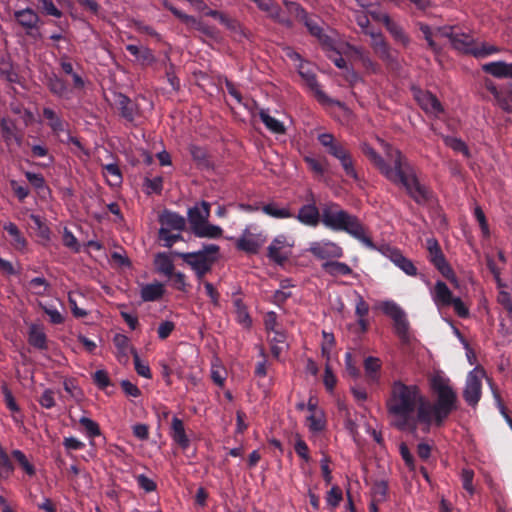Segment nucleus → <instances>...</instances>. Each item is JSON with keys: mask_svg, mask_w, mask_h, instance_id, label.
<instances>
[{"mask_svg": "<svg viewBox=\"0 0 512 512\" xmlns=\"http://www.w3.org/2000/svg\"><path fill=\"white\" fill-rule=\"evenodd\" d=\"M435 394L434 401H424L417 385H407L401 380L392 383L386 400V410L398 430L415 432L417 423L423 424L422 431L428 433L432 426L440 428L450 414L458 408L457 393L450 380L435 375L430 380Z\"/></svg>", "mask_w": 512, "mask_h": 512, "instance_id": "obj_1", "label": "nucleus"}, {"mask_svg": "<svg viewBox=\"0 0 512 512\" xmlns=\"http://www.w3.org/2000/svg\"><path fill=\"white\" fill-rule=\"evenodd\" d=\"M361 152L389 182L401 186L418 205H426L433 199V191L420 183L413 165L398 149L387 145L388 162L368 143L361 144Z\"/></svg>", "mask_w": 512, "mask_h": 512, "instance_id": "obj_2", "label": "nucleus"}, {"mask_svg": "<svg viewBox=\"0 0 512 512\" xmlns=\"http://www.w3.org/2000/svg\"><path fill=\"white\" fill-rule=\"evenodd\" d=\"M321 222L331 230L346 232L368 248H375L371 237L367 235L365 226L358 217L342 209L336 202L329 201L322 206Z\"/></svg>", "mask_w": 512, "mask_h": 512, "instance_id": "obj_3", "label": "nucleus"}, {"mask_svg": "<svg viewBox=\"0 0 512 512\" xmlns=\"http://www.w3.org/2000/svg\"><path fill=\"white\" fill-rule=\"evenodd\" d=\"M220 247L216 244H204L195 252L173 251L172 254L181 258L194 271L199 283L205 282L204 277L212 271L219 258Z\"/></svg>", "mask_w": 512, "mask_h": 512, "instance_id": "obj_4", "label": "nucleus"}, {"mask_svg": "<svg viewBox=\"0 0 512 512\" xmlns=\"http://www.w3.org/2000/svg\"><path fill=\"white\" fill-rule=\"evenodd\" d=\"M317 140L330 156L339 161L346 176L357 183L361 181L355 166V159L345 142L337 140L331 133H321L317 136Z\"/></svg>", "mask_w": 512, "mask_h": 512, "instance_id": "obj_5", "label": "nucleus"}, {"mask_svg": "<svg viewBox=\"0 0 512 512\" xmlns=\"http://www.w3.org/2000/svg\"><path fill=\"white\" fill-rule=\"evenodd\" d=\"M428 259L430 263L451 283L457 282V277L450 264L447 262L442 249L435 238H429L426 241Z\"/></svg>", "mask_w": 512, "mask_h": 512, "instance_id": "obj_6", "label": "nucleus"}, {"mask_svg": "<svg viewBox=\"0 0 512 512\" xmlns=\"http://www.w3.org/2000/svg\"><path fill=\"white\" fill-rule=\"evenodd\" d=\"M382 311L393 320L394 331L396 335L402 341L408 340L409 322L407 320L405 311L393 301L384 302L382 304Z\"/></svg>", "mask_w": 512, "mask_h": 512, "instance_id": "obj_7", "label": "nucleus"}, {"mask_svg": "<svg viewBox=\"0 0 512 512\" xmlns=\"http://www.w3.org/2000/svg\"><path fill=\"white\" fill-rule=\"evenodd\" d=\"M484 372L479 369H474L469 372L465 388L463 391V398L466 403L471 407H476L482 395V381L481 378Z\"/></svg>", "mask_w": 512, "mask_h": 512, "instance_id": "obj_8", "label": "nucleus"}, {"mask_svg": "<svg viewBox=\"0 0 512 512\" xmlns=\"http://www.w3.org/2000/svg\"><path fill=\"white\" fill-rule=\"evenodd\" d=\"M294 242H290L288 237L281 234L276 236L267 248L268 258L279 264L283 265L290 257L289 248L293 247Z\"/></svg>", "mask_w": 512, "mask_h": 512, "instance_id": "obj_9", "label": "nucleus"}, {"mask_svg": "<svg viewBox=\"0 0 512 512\" xmlns=\"http://www.w3.org/2000/svg\"><path fill=\"white\" fill-rule=\"evenodd\" d=\"M308 251L317 259L341 258L343 249L337 243L330 240L314 241L310 243Z\"/></svg>", "mask_w": 512, "mask_h": 512, "instance_id": "obj_10", "label": "nucleus"}, {"mask_svg": "<svg viewBox=\"0 0 512 512\" xmlns=\"http://www.w3.org/2000/svg\"><path fill=\"white\" fill-rule=\"evenodd\" d=\"M381 253L387 257L395 266L401 269L408 276H416L418 270L414 263L406 258L401 250L391 247V246H383L380 249Z\"/></svg>", "mask_w": 512, "mask_h": 512, "instance_id": "obj_11", "label": "nucleus"}, {"mask_svg": "<svg viewBox=\"0 0 512 512\" xmlns=\"http://www.w3.org/2000/svg\"><path fill=\"white\" fill-rule=\"evenodd\" d=\"M294 217L305 226L316 227L319 225L321 222V211L316 206L313 193L309 195V202L302 205Z\"/></svg>", "mask_w": 512, "mask_h": 512, "instance_id": "obj_12", "label": "nucleus"}, {"mask_svg": "<svg viewBox=\"0 0 512 512\" xmlns=\"http://www.w3.org/2000/svg\"><path fill=\"white\" fill-rule=\"evenodd\" d=\"M210 217V204L207 201H201L199 204L188 209L187 220L190 224L192 233L197 231L205 224Z\"/></svg>", "mask_w": 512, "mask_h": 512, "instance_id": "obj_13", "label": "nucleus"}, {"mask_svg": "<svg viewBox=\"0 0 512 512\" xmlns=\"http://www.w3.org/2000/svg\"><path fill=\"white\" fill-rule=\"evenodd\" d=\"M160 229L182 232L186 229V219L177 212L164 209L158 217Z\"/></svg>", "mask_w": 512, "mask_h": 512, "instance_id": "obj_14", "label": "nucleus"}, {"mask_svg": "<svg viewBox=\"0 0 512 512\" xmlns=\"http://www.w3.org/2000/svg\"><path fill=\"white\" fill-rule=\"evenodd\" d=\"M14 18L28 35H31L34 30L39 29L40 17L31 8L15 11Z\"/></svg>", "mask_w": 512, "mask_h": 512, "instance_id": "obj_15", "label": "nucleus"}, {"mask_svg": "<svg viewBox=\"0 0 512 512\" xmlns=\"http://www.w3.org/2000/svg\"><path fill=\"white\" fill-rule=\"evenodd\" d=\"M0 130L1 137L9 149L13 146L19 147L21 145L22 136L18 133L13 120L2 118L0 121Z\"/></svg>", "mask_w": 512, "mask_h": 512, "instance_id": "obj_16", "label": "nucleus"}, {"mask_svg": "<svg viewBox=\"0 0 512 512\" xmlns=\"http://www.w3.org/2000/svg\"><path fill=\"white\" fill-rule=\"evenodd\" d=\"M431 297L438 308L450 306L454 298L447 284L441 280L435 283L434 288L431 290Z\"/></svg>", "mask_w": 512, "mask_h": 512, "instance_id": "obj_17", "label": "nucleus"}, {"mask_svg": "<svg viewBox=\"0 0 512 512\" xmlns=\"http://www.w3.org/2000/svg\"><path fill=\"white\" fill-rule=\"evenodd\" d=\"M170 437L182 450H187L190 446V439L186 434L184 423L176 416L172 418Z\"/></svg>", "mask_w": 512, "mask_h": 512, "instance_id": "obj_18", "label": "nucleus"}, {"mask_svg": "<svg viewBox=\"0 0 512 512\" xmlns=\"http://www.w3.org/2000/svg\"><path fill=\"white\" fill-rule=\"evenodd\" d=\"M365 378L369 385H377L380 382L381 360L377 357L368 356L364 359Z\"/></svg>", "mask_w": 512, "mask_h": 512, "instance_id": "obj_19", "label": "nucleus"}, {"mask_svg": "<svg viewBox=\"0 0 512 512\" xmlns=\"http://www.w3.org/2000/svg\"><path fill=\"white\" fill-rule=\"evenodd\" d=\"M126 50L136 57L137 61L142 66H152L156 63V58L152 52V50L145 46H137L134 44H128L126 46Z\"/></svg>", "mask_w": 512, "mask_h": 512, "instance_id": "obj_20", "label": "nucleus"}, {"mask_svg": "<svg viewBox=\"0 0 512 512\" xmlns=\"http://www.w3.org/2000/svg\"><path fill=\"white\" fill-rule=\"evenodd\" d=\"M28 343L36 349L46 350L47 336L42 326L38 324H31L28 331Z\"/></svg>", "mask_w": 512, "mask_h": 512, "instance_id": "obj_21", "label": "nucleus"}, {"mask_svg": "<svg viewBox=\"0 0 512 512\" xmlns=\"http://www.w3.org/2000/svg\"><path fill=\"white\" fill-rule=\"evenodd\" d=\"M3 228L11 237L10 244L13 248L17 251H24L28 242L18 226L13 222H8Z\"/></svg>", "mask_w": 512, "mask_h": 512, "instance_id": "obj_22", "label": "nucleus"}, {"mask_svg": "<svg viewBox=\"0 0 512 512\" xmlns=\"http://www.w3.org/2000/svg\"><path fill=\"white\" fill-rule=\"evenodd\" d=\"M322 269L332 277L347 275L358 277V274L354 273L351 267L344 262L326 261L322 264Z\"/></svg>", "mask_w": 512, "mask_h": 512, "instance_id": "obj_23", "label": "nucleus"}, {"mask_svg": "<svg viewBox=\"0 0 512 512\" xmlns=\"http://www.w3.org/2000/svg\"><path fill=\"white\" fill-rule=\"evenodd\" d=\"M451 45L459 52L472 55V51L475 49V40L469 34L455 32Z\"/></svg>", "mask_w": 512, "mask_h": 512, "instance_id": "obj_24", "label": "nucleus"}, {"mask_svg": "<svg viewBox=\"0 0 512 512\" xmlns=\"http://www.w3.org/2000/svg\"><path fill=\"white\" fill-rule=\"evenodd\" d=\"M117 110L121 117L132 122L138 114L136 98H120L117 103Z\"/></svg>", "mask_w": 512, "mask_h": 512, "instance_id": "obj_25", "label": "nucleus"}, {"mask_svg": "<svg viewBox=\"0 0 512 512\" xmlns=\"http://www.w3.org/2000/svg\"><path fill=\"white\" fill-rule=\"evenodd\" d=\"M164 293V285L160 282H155L142 286L140 296L144 302H153L161 299Z\"/></svg>", "mask_w": 512, "mask_h": 512, "instance_id": "obj_26", "label": "nucleus"}, {"mask_svg": "<svg viewBox=\"0 0 512 512\" xmlns=\"http://www.w3.org/2000/svg\"><path fill=\"white\" fill-rule=\"evenodd\" d=\"M385 20L386 21L384 26L387 29V31L391 34L393 39L396 42H399L403 46L407 47L410 44V37L404 31L403 27L396 21L392 20L391 18H386Z\"/></svg>", "mask_w": 512, "mask_h": 512, "instance_id": "obj_27", "label": "nucleus"}, {"mask_svg": "<svg viewBox=\"0 0 512 512\" xmlns=\"http://www.w3.org/2000/svg\"><path fill=\"white\" fill-rule=\"evenodd\" d=\"M482 70L495 78H509L510 63L504 61L489 62L482 66Z\"/></svg>", "mask_w": 512, "mask_h": 512, "instance_id": "obj_28", "label": "nucleus"}, {"mask_svg": "<svg viewBox=\"0 0 512 512\" xmlns=\"http://www.w3.org/2000/svg\"><path fill=\"white\" fill-rule=\"evenodd\" d=\"M264 240L262 238H238L235 241L236 249L249 255L259 252Z\"/></svg>", "mask_w": 512, "mask_h": 512, "instance_id": "obj_29", "label": "nucleus"}, {"mask_svg": "<svg viewBox=\"0 0 512 512\" xmlns=\"http://www.w3.org/2000/svg\"><path fill=\"white\" fill-rule=\"evenodd\" d=\"M376 55L386 64L387 68L392 71L400 69V61L398 59L397 52L394 51L389 44L383 47Z\"/></svg>", "mask_w": 512, "mask_h": 512, "instance_id": "obj_30", "label": "nucleus"}, {"mask_svg": "<svg viewBox=\"0 0 512 512\" xmlns=\"http://www.w3.org/2000/svg\"><path fill=\"white\" fill-rule=\"evenodd\" d=\"M154 264L157 272L166 277H170L175 272V266L172 259L164 252L158 253L155 256Z\"/></svg>", "mask_w": 512, "mask_h": 512, "instance_id": "obj_31", "label": "nucleus"}, {"mask_svg": "<svg viewBox=\"0 0 512 512\" xmlns=\"http://www.w3.org/2000/svg\"><path fill=\"white\" fill-rule=\"evenodd\" d=\"M298 71L299 75L306 82L307 86L316 93V96H324L319 90L314 71L308 63H301L298 67Z\"/></svg>", "mask_w": 512, "mask_h": 512, "instance_id": "obj_32", "label": "nucleus"}, {"mask_svg": "<svg viewBox=\"0 0 512 512\" xmlns=\"http://www.w3.org/2000/svg\"><path fill=\"white\" fill-rule=\"evenodd\" d=\"M304 25L307 27L308 31L311 35L315 36L323 47H330L331 46V38L323 33L322 28L319 26V24L310 19L308 15H306V18L302 20Z\"/></svg>", "mask_w": 512, "mask_h": 512, "instance_id": "obj_33", "label": "nucleus"}, {"mask_svg": "<svg viewBox=\"0 0 512 512\" xmlns=\"http://www.w3.org/2000/svg\"><path fill=\"white\" fill-rule=\"evenodd\" d=\"M0 74L10 83L18 82V73L8 54L0 55Z\"/></svg>", "mask_w": 512, "mask_h": 512, "instance_id": "obj_34", "label": "nucleus"}, {"mask_svg": "<svg viewBox=\"0 0 512 512\" xmlns=\"http://www.w3.org/2000/svg\"><path fill=\"white\" fill-rule=\"evenodd\" d=\"M320 104L330 109L333 113H336V109L339 110V116L349 117L351 115V109L342 101L337 98H318Z\"/></svg>", "mask_w": 512, "mask_h": 512, "instance_id": "obj_35", "label": "nucleus"}, {"mask_svg": "<svg viewBox=\"0 0 512 512\" xmlns=\"http://www.w3.org/2000/svg\"><path fill=\"white\" fill-rule=\"evenodd\" d=\"M259 117L266 128L275 134H284L285 126L282 122L269 115L267 109L261 108L259 111Z\"/></svg>", "mask_w": 512, "mask_h": 512, "instance_id": "obj_36", "label": "nucleus"}, {"mask_svg": "<svg viewBox=\"0 0 512 512\" xmlns=\"http://www.w3.org/2000/svg\"><path fill=\"white\" fill-rule=\"evenodd\" d=\"M103 175L107 177V183L110 186H119L122 183V173L119 166L115 163L102 165Z\"/></svg>", "mask_w": 512, "mask_h": 512, "instance_id": "obj_37", "label": "nucleus"}, {"mask_svg": "<svg viewBox=\"0 0 512 512\" xmlns=\"http://www.w3.org/2000/svg\"><path fill=\"white\" fill-rule=\"evenodd\" d=\"M198 238L218 239L223 234L220 226L210 224L208 221L193 233Z\"/></svg>", "mask_w": 512, "mask_h": 512, "instance_id": "obj_38", "label": "nucleus"}, {"mask_svg": "<svg viewBox=\"0 0 512 512\" xmlns=\"http://www.w3.org/2000/svg\"><path fill=\"white\" fill-rule=\"evenodd\" d=\"M424 110L435 115L436 117H440L441 114L444 113V108L442 104L439 102L438 98H415Z\"/></svg>", "mask_w": 512, "mask_h": 512, "instance_id": "obj_39", "label": "nucleus"}, {"mask_svg": "<svg viewBox=\"0 0 512 512\" xmlns=\"http://www.w3.org/2000/svg\"><path fill=\"white\" fill-rule=\"evenodd\" d=\"M165 8H167L171 13L177 17L181 22H183L188 28H192L197 30L199 24L201 23L200 20H197L194 16L188 15L186 13H183L179 9H177L175 6H173L170 3L164 4Z\"/></svg>", "mask_w": 512, "mask_h": 512, "instance_id": "obj_40", "label": "nucleus"}, {"mask_svg": "<svg viewBox=\"0 0 512 512\" xmlns=\"http://www.w3.org/2000/svg\"><path fill=\"white\" fill-rule=\"evenodd\" d=\"M262 211L276 219H286L294 217L293 213L288 208H280L276 203H268L262 207Z\"/></svg>", "mask_w": 512, "mask_h": 512, "instance_id": "obj_41", "label": "nucleus"}, {"mask_svg": "<svg viewBox=\"0 0 512 512\" xmlns=\"http://www.w3.org/2000/svg\"><path fill=\"white\" fill-rule=\"evenodd\" d=\"M388 483L384 480H377L371 488L372 501L383 503L388 497Z\"/></svg>", "mask_w": 512, "mask_h": 512, "instance_id": "obj_42", "label": "nucleus"}, {"mask_svg": "<svg viewBox=\"0 0 512 512\" xmlns=\"http://www.w3.org/2000/svg\"><path fill=\"white\" fill-rule=\"evenodd\" d=\"M233 304L236 309V315L237 320L240 324H242L245 327H250L252 324L251 317L247 311V308L245 304L243 303L242 299L237 298L233 301Z\"/></svg>", "mask_w": 512, "mask_h": 512, "instance_id": "obj_43", "label": "nucleus"}, {"mask_svg": "<svg viewBox=\"0 0 512 512\" xmlns=\"http://www.w3.org/2000/svg\"><path fill=\"white\" fill-rule=\"evenodd\" d=\"M12 457L18 462V464L21 466V468L25 471L27 475L30 477L34 476L36 473L35 467L33 464H31L26 455L18 449H15L11 453Z\"/></svg>", "mask_w": 512, "mask_h": 512, "instance_id": "obj_44", "label": "nucleus"}, {"mask_svg": "<svg viewBox=\"0 0 512 512\" xmlns=\"http://www.w3.org/2000/svg\"><path fill=\"white\" fill-rule=\"evenodd\" d=\"M189 153L198 166L207 167L209 165L208 154L203 147L190 145Z\"/></svg>", "mask_w": 512, "mask_h": 512, "instance_id": "obj_45", "label": "nucleus"}, {"mask_svg": "<svg viewBox=\"0 0 512 512\" xmlns=\"http://www.w3.org/2000/svg\"><path fill=\"white\" fill-rule=\"evenodd\" d=\"M353 51L359 55V59L362 63V66L371 73H378L380 70L379 65L374 62L367 53H365L362 48L354 47Z\"/></svg>", "mask_w": 512, "mask_h": 512, "instance_id": "obj_46", "label": "nucleus"}, {"mask_svg": "<svg viewBox=\"0 0 512 512\" xmlns=\"http://www.w3.org/2000/svg\"><path fill=\"white\" fill-rule=\"evenodd\" d=\"M14 471L9 455L0 445V476L8 478Z\"/></svg>", "mask_w": 512, "mask_h": 512, "instance_id": "obj_47", "label": "nucleus"}, {"mask_svg": "<svg viewBox=\"0 0 512 512\" xmlns=\"http://www.w3.org/2000/svg\"><path fill=\"white\" fill-rule=\"evenodd\" d=\"M158 238L164 242L163 245L167 248H171L176 242L183 240L181 232L172 233L165 229H159Z\"/></svg>", "mask_w": 512, "mask_h": 512, "instance_id": "obj_48", "label": "nucleus"}, {"mask_svg": "<svg viewBox=\"0 0 512 512\" xmlns=\"http://www.w3.org/2000/svg\"><path fill=\"white\" fill-rule=\"evenodd\" d=\"M501 48L496 45H492L489 43H482L479 46H475L474 51H472V55L476 58H484L496 53H499Z\"/></svg>", "mask_w": 512, "mask_h": 512, "instance_id": "obj_49", "label": "nucleus"}, {"mask_svg": "<svg viewBox=\"0 0 512 512\" xmlns=\"http://www.w3.org/2000/svg\"><path fill=\"white\" fill-rule=\"evenodd\" d=\"M324 50L326 51L327 53V57L340 69H345L347 66H346V61L345 59L342 57V55L340 54V52H338L334 46V41L331 40V46L330 47H323Z\"/></svg>", "mask_w": 512, "mask_h": 512, "instance_id": "obj_50", "label": "nucleus"}, {"mask_svg": "<svg viewBox=\"0 0 512 512\" xmlns=\"http://www.w3.org/2000/svg\"><path fill=\"white\" fill-rule=\"evenodd\" d=\"M444 143L454 151L463 153L467 157L469 156L468 147L460 138L445 136Z\"/></svg>", "mask_w": 512, "mask_h": 512, "instance_id": "obj_51", "label": "nucleus"}, {"mask_svg": "<svg viewBox=\"0 0 512 512\" xmlns=\"http://www.w3.org/2000/svg\"><path fill=\"white\" fill-rule=\"evenodd\" d=\"M132 355L134 360V367L137 374L144 378L151 379L152 374L150 367L148 366V364H145L140 360V357L134 348H132Z\"/></svg>", "mask_w": 512, "mask_h": 512, "instance_id": "obj_52", "label": "nucleus"}, {"mask_svg": "<svg viewBox=\"0 0 512 512\" xmlns=\"http://www.w3.org/2000/svg\"><path fill=\"white\" fill-rule=\"evenodd\" d=\"M79 423L85 429L88 437L94 438L101 434L99 425L88 417H81Z\"/></svg>", "mask_w": 512, "mask_h": 512, "instance_id": "obj_53", "label": "nucleus"}, {"mask_svg": "<svg viewBox=\"0 0 512 512\" xmlns=\"http://www.w3.org/2000/svg\"><path fill=\"white\" fill-rule=\"evenodd\" d=\"M160 65L164 67L167 80L171 84V86L173 88L178 87L179 80L175 76L174 65L170 62V58L168 55L165 56V58L161 61Z\"/></svg>", "mask_w": 512, "mask_h": 512, "instance_id": "obj_54", "label": "nucleus"}, {"mask_svg": "<svg viewBox=\"0 0 512 512\" xmlns=\"http://www.w3.org/2000/svg\"><path fill=\"white\" fill-rule=\"evenodd\" d=\"M268 16L274 20L275 22L287 27L291 28L293 26L290 18L283 15L281 8L276 4L271 11L268 13Z\"/></svg>", "mask_w": 512, "mask_h": 512, "instance_id": "obj_55", "label": "nucleus"}, {"mask_svg": "<svg viewBox=\"0 0 512 512\" xmlns=\"http://www.w3.org/2000/svg\"><path fill=\"white\" fill-rule=\"evenodd\" d=\"M419 30L422 32L425 40L427 41V45L430 49H432L434 52H438L440 50V47L437 45V43L433 40V32L431 27L426 23H418Z\"/></svg>", "mask_w": 512, "mask_h": 512, "instance_id": "obj_56", "label": "nucleus"}, {"mask_svg": "<svg viewBox=\"0 0 512 512\" xmlns=\"http://www.w3.org/2000/svg\"><path fill=\"white\" fill-rule=\"evenodd\" d=\"M137 485L140 489H142L146 493H151L156 491L157 484L153 479H150L145 474H139L135 476Z\"/></svg>", "mask_w": 512, "mask_h": 512, "instance_id": "obj_57", "label": "nucleus"}, {"mask_svg": "<svg viewBox=\"0 0 512 512\" xmlns=\"http://www.w3.org/2000/svg\"><path fill=\"white\" fill-rule=\"evenodd\" d=\"M92 378L95 385L101 390H105L112 385L111 379L105 370H97Z\"/></svg>", "mask_w": 512, "mask_h": 512, "instance_id": "obj_58", "label": "nucleus"}, {"mask_svg": "<svg viewBox=\"0 0 512 512\" xmlns=\"http://www.w3.org/2000/svg\"><path fill=\"white\" fill-rule=\"evenodd\" d=\"M168 278L172 280V285L176 290L181 291V292L188 291V288L190 285L187 283L186 275L184 273H182L180 271H178V272L175 271L174 274Z\"/></svg>", "mask_w": 512, "mask_h": 512, "instance_id": "obj_59", "label": "nucleus"}, {"mask_svg": "<svg viewBox=\"0 0 512 512\" xmlns=\"http://www.w3.org/2000/svg\"><path fill=\"white\" fill-rule=\"evenodd\" d=\"M365 34L371 37V47L375 53L388 44L381 32L365 31Z\"/></svg>", "mask_w": 512, "mask_h": 512, "instance_id": "obj_60", "label": "nucleus"}, {"mask_svg": "<svg viewBox=\"0 0 512 512\" xmlns=\"http://www.w3.org/2000/svg\"><path fill=\"white\" fill-rule=\"evenodd\" d=\"M42 11L49 16L61 18L62 12L55 6L53 0H38Z\"/></svg>", "mask_w": 512, "mask_h": 512, "instance_id": "obj_61", "label": "nucleus"}, {"mask_svg": "<svg viewBox=\"0 0 512 512\" xmlns=\"http://www.w3.org/2000/svg\"><path fill=\"white\" fill-rule=\"evenodd\" d=\"M284 5H285L287 11L291 15L295 16L297 19L302 21L304 18H306L307 13L300 4H298L296 2L285 0Z\"/></svg>", "mask_w": 512, "mask_h": 512, "instance_id": "obj_62", "label": "nucleus"}, {"mask_svg": "<svg viewBox=\"0 0 512 512\" xmlns=\"http://www.w3.org/2000/svg\"><path fill=\"white\" fill-rule=\"evenodd\" d=\"M67 143L72 144L75 147L74 149H72V152L75 155H77V156L84 155L86 157L90 156L89 150L84 147V145L81 143L79 138L68 134L67 135Z\"/></svg>", "mask_w": 512, "mask_h": 512, "instance_id": "obj_63", "label": "nucleus"}, {"mask_svg": "<svg viewBox=\"0 0 512 512\" xmlns=\"http://www.w3.org/2000/svg\"><path fill=\"white\" fill-rule=\"evenodd\" d=\"M342 490L338 486H333L327 493L326 501L333 508L339 506L342 501Z\"/></svg>", "mask_w": 512, "mask_h": 512, "instance_id": "obj_64", "label": "nucleus"}]
</instances>
